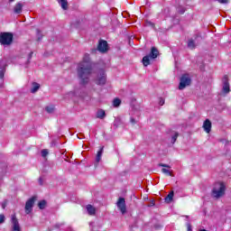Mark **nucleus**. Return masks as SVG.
<instances>
[{
    "instance_id": "1",
    "label": "nucleus",
    "mask_w": 231,
    "mask_h": 231,
    "mask_svg": "<svg viewBox=\"0 0 231 231\" xmlns=\"http://www.w3.org/2000/svg\"><path fill=\"white\" fill-rule=\"evenodd\" d=\"M78 75L81 79V82L86 84L89 80L91 75V61L89 60V54H85L83 60L78 66Z\"/></svg>"
},
{
    "instance_id": "2",
    "label": "nucleus",
    "mask_w": 231,
    "mask_h": 231,
    "mask_svg": "<svg viewBox=\"0 0 231 231\" xmlns=\"http://www.w3.org/2000/svg\"><path fill=\"white\" fill-rule=\"evenodd\" d=\"M225 190H226V186L223 182H216L213 186L211 194L214 198L217 199L225 196Z\"/></svg>"
},
{
    "instance_id": "3",
    "label": "nucleus",
    "mask_w": 231,
    "mask_h": 231,
    "mask_svg": "<svg viewBox=\"0 0 231 231\" xmlns=\"http://www.w3.org/2000/svg\"><path fill=\"white\" fill-rule=\"evenodd\" d=\"M13 41H14V34L10 32H2L0 34V43L3 44V46H10Z\"/></svg>"
},
{
    "instance_id": "4",
    "label": "nucleus",
    "mask_w": 231,
    "mask_h": 231,
    "mask_svg": "<svg viewBox=\"0 0 231 231\" xmlns=\"http://www.w3.org/2000/svg\"><path fill=\"white\" fill-rule=\"evenodd\" d=\"M158 50L156 48H152V51L150 52V55L144 56L143 58V66L147 67L149 64H151V59H156L158 57Z\"/></svg>"
},
{
    "instance_id": "5",
    "label": "nucleus",
    "mask_w": 231,
    "mask_h": 231,
    "mask_svg": "<svg viewBox=\"0 0 231 231\" xmlns=\"http://www.w3.org/2000/svg\"><path fill=\"white\" fill-rule=\"evenodd\" d=\"M187 86H190V77L189 76V74H185L180 78L179 89H185Z\"/></svg>"
},
{
    "instance_id": "6",
    "label": "nucleus",
    "mask_w": 231,
    "mask_h": 231,
    "mask_svg": "<svg viewBox=\"0 0 231 231\" xmlns=\"http://www.w3.org/2000/svg\"><path fill=\"white\" fill-rule=\"evenodd\" d=\"M107 77L106 76V72L104 70H101L96 78V84H97L98 86H104Z\"/></svg>"
},
{
    "instance_id": "7",
    "label": "nucleus",
    "mask_w": 231,
    "mask_h": 231,
    "mask_svg": "<svg viewBox=\"0 0 231 231\" xmlns=\"http://www.w3.org/2000/svg\"><path fill=\"white\" fill-rule=\"evenodd\" d=\"M222 94L228 95L230 93V84L228 83V76H224V78L222 79Z\"/></svg>"
},
{
    "instance_id": "8",
    "label": "nucleus",
    "mask_w": 231,
    "mask_h": 231,
    "mask_svg": "<svg viewBox=\"0 0 231 231\" xmlns=\"http://www.w3.org/2000/svg\"><path fill=\"white\" fill-rule=\"evenodd\" d=\"M117 208H119L121 214H125L127 212V208L125 206V199L119 198L116 202Z\"/></svg>"
},
{
    "instance_id": "9",
    "label": "nucleus",
    "mask_w": 231,
    "mask_h": 231,
    "mask_svg": "<svg viewBox=\"0 0 231 231\" xmlns=\"http://www.w3.org/2000/svg\"><path fill=\"white\" fill-rule=\"evenodd\" d=\"M5 68H6V60H0V88L3 87L5 78Z\"/></svg>"
},
{
    "instance_id": "10",
    "label": "nucleus",
    "mask_w": 231,
    "mask_h": 231,
    "mask_svg": "<svg viewBox=\"0 0 231 231\" xmlns=\"http://www.w3.org/2000/svg\"><path fill=\"white\" fill-rule=\"evenodd\" d=\"M12 221V231H21V226L19 225V221L17 220V217L15 215H12L11 217Z\"/></svg>"
},
{
    "instance_id": "11",
    "label": "nucleus",
    "mask_w": 231,
    "mask_h": 231,
    "mask_svg": "<svg viewBox=\"0 0 231 231\" xmlns=\"http://www.w3.org/2000/svg\"><path fill=\"white\" fill-rule=\"evenodd\" d=\"M97 50L101 53H106V51H107V50H109V47L107 45V42L100 41L99 43H98V46H97Z\"/></svg>"
},
{
    "instance_id": "12",
    "label": "nucleus",
    "mask_w": 231,
    "mask_h": 231,
    "mask_svg": "<svg viewBox=\"0 0 231 231\" xmlns=\"http://www.w3.org/2000/svg\"><path fill=\"white\" fill-rule=\"evenodd\" d=\"M34 203H35V197H32L29 200H27V202L25 204L26 214H30V212H32V208Z\"/></svg>"
},
{
    "instance_id": "13",
    "label": "nucleus",
    "mask_w": 231,
    "mask_h": 231,
    "mask_svg": "<svg viewBox=\"0 0 231 231\" xmlns=\"http://www.w3.org/2000/svg\"><path fill=\"white\" fill-rule=\"evenodd\" d=\"M203 129H204V131H206L208 134L210 133V131H211V129H212V123L210 122V120L206 119V120L204 121Z\"/></svg>"
},
{
    "instance_id": "14",
    "label": "nucleus",
    "mask_w": 231,
    "mask_h": 231,
    "mask_svg": "<svg viewBox=\"0 0 231 231\" xmlns=\"http://www.w3.org/2000/svg\"><path fill=\"white\" fill-rule=\"evenodd\" d=\"M102 154H104V147H101L100 150L97 152L96 162L98 163L100 160H102Z\"/></svg>"
},
{
    "instance_id": "15",
    "label": "nucleus",
    "mask_w": 231,
    "mask_h": 231,
    "mask_svg": "<svg viewBox=\"0 0 231 231\" xmlns=\"http://www.w3.org/2000/svg\"><path fill=\"white\" fill-rule=\"evenodd\" d=\"M87 210L89 216H95V212H97V209L91 205L87 206Z\"/></svg>"
},
{
    "instance_id": "16",
    "label": "nucleus",
    "mask_w": 231,
    "mask_h": 231,
    "mask_svg": "<svg viewBox=\"0 0 231 231\" xmlns=\"http://www.w3.org/2000/svg\"><path fill=\"white\" fill-rule=\"evenodd\" d=\"M58 3L63 10H68V0H58Z\"/></svg>"
},
{
    "instance_id": "17",
    "label": "nucleus",
    "mask_w": 231,
    "mask_h": 231,
    "mask_svg": "<svg viewBox=\"0 0 231 231\" xmlns=\"http://www.w3.org/2000/svg\"><path fill=\"white\" fill-rule=\"evenodd\" d=\"M23 12V4L18 3L14 6V14H21Z\"/></svg>"
},
{
    "instance_id": "18",
    "label": "nucleus",
    "mask_w": 231,
    "mask_h": 231,
    "mask_svg": "<svg viewBox=\"0 0 231 231\" xmlns=\"http://www.w3.org/2000/svg\"><path fill=\"white\" fill-rule=\"evenodd\" d=\"M174 198V191H171L167 197L164 199L166 203H171L172 201V199Z\"/></svg>"
},
{
    "instance_id": "19",
    "label": "nucleus",
    "mask_w": 231,
    "mask_h": 231,
    "mask_svg": "<svg viewBox=\"0 0 231 231\" xmlns=\"http://www.w3.org/2000/svg\"><path fill=\"white\" fill-rule=\"evenodd\" d=\"M39 88H41V85L39 83H32V88H31V93H37L39 91Z\"/></svg>"
},
{
    "instance_id": "20",
    "label": "nucleus",
    "mask_w": 231,
    "mask_h": 231,
    "mask_svg": "<svg viewBox=\"0 0 231 231\" xmlns=\"http://www.w3.org/2000/svg\"><path fill=\"white\" fill-rule=\"evenodd\" d=\"M97 117L101 119L106 118V111L102 109L98 110L97 113Z\"/></svg>"
},
{
    "instance_id": "21",
    "label": "nucleus",
    "mask_w": 231,
    "mask_h": 231,
    "mask_svg": "<svg viewBox=\"0 0 231 231\" xmlns=\"http://www.w3.org/2000/svg\"><path fill=\"white\" fill-rule=\"evenodd\" d=\"M188 48H189L190 50H194L196 48V43H194V41L189 40L188 42Z\"/></svg>"
},
{
    "instance_id": "22",
    "label": "nucleus",
    "mask_w": 231,
    "mask_h": 231,
    "mask_svg": "<svg viewBox=\"0 0 231 231\" xmlns=\"http://www.w3.org/2000/svg\"><path fill=\"white\" fill-rule=\"evenodd\" d=\"M122 104V101L119 98H116L113 101L114 107H118Z\"/></svg>"
},
{
    "instance_id": "23",
    "label": "nucleus",
    "mask_w": 231,
    "mask_h": 231,
    "mask_svg": "<svg viewBox=\"0 0 231 231\" xmlns=\"http://www.w3.org/2000/svg\"><path fill=\"white\" fill-rule=\"evenodd\" d=\"M39 208L42 209L44 207H46V200H42L38 204Z\"/></svg>"
},
{
    "instance_id": "24",
    "label": "nucleus",
    "mask_w": 231,
    "mask_h": 231,
    "mask_svg": "<svg viewBox=\"0 0 231 231\" xmlns=\"http://www.w3.org/2000/svg\"><path fill=\"white\" fill-rule=\"evenodd\" d=\"M162 171L164 174H167L168 176H172V173L171 172V170H169L167 168H163Z\"/></svg>"
},
{
    "instance_id": "25",
    "label": "nucleus",
    "mask_w": 231,
    "mask_h": 231,
    "mask_svg": "<svg viewBox=\"0 0 231 231\" xmlns=\"http://www.w3.org/2000/svg\"><path fill=\"white\" fill-rule=\"evenodd\" d=\"M176 140H178V133H176L172 137H171V143H175Z\"/></svg>"
},
{
    "instance_id": "26",
    "label": "nucleus",
    "mask_w": 231,
    "mask_h": 231,
    "mask_svg": "<svg viewBox=\"0 0 231 231\" xmlns=\"http://www.w3.org/2000/svg\"><path fill=\"white\" fill-rule=\"evenodd\" d=\"M42 156L43 158H46V156H48V150H42Z\"/></svg>"
},
{
    "instance_id": "27",
    "label": "nucleus",
    "mask_w": 231,
    "mask_h": 231,
    "mask_svg": "<svg viewBox=\"0 0 231 231\" xmlns=\"http://www.w3.org/2000/svg\"><path fill=\"white\" fill-rule=\"evenodd\" d=\"M75 95H77L75 92H69V94H67V97L69 98H73V97H75Z\"/></svg>"
},
{
    "instance_id": "28",
    "label": "nucleus",
    "mask_w": 231,
    "mask_h": 231,
    "mask_svg": "<svg viewBox=\"0 0 231 231\" xmlns=\"http://www.w3.org/2000/svg\"><path fill=\"white\" fill-rule=\"evenodd\" d=\"M46 112L47 113H53V107L47 106L46 107Z\"/></svg>"
},
{
    "instance_id": "29",
    "label": "nucleus",
    "mask_w": 231,
    "mask_h": 231,
    "mask_svg": "<svg viewBox=\"0 0 231 231\" xmlns=\"http://www.w3.org/2000/svg\"><path fill=\"white\" fill-rule=\"evenodd\" d=\"M5 223V215H0V225Z\"/></svg>"
},
{
    "instance_id": "30",
    "label": "nucleus",
    "mask_w": 231,
    "mask_h": 231,
    "mask_svg": "<svg viewBox=\"0 0 231 231\" xmlns=\"http://www.w3.org/2000/svg\"><path fill=\"white\" fill-rule=\"evenodd\" d=\"M217 1L222 5H226V3H228V0H217Z\"/></svg>"
},
{
    "instance_id": "31",
    "label": "nucleus",
    "mask_w": 231,
    "mask_h": 231,
    "mask_svg": "<svg viewBox=\"0 0 231 231\" xmlns=\"http://www.w3.org/2000/svg\"><path fill=\"white\" fill-rule=\"evenodd\" d=\"M187 228L188 231H192V226L189 223L187 224Z\"/></svg>"
},
{
    "instance_id": "32",
    "label": "nucleus",
    "mask_w": 231,
    "mask_h": 231,
    "mask_svg": "<svg viewBox=\"0 0 231 231\" xmlns=\"http://www.w3.org/2000/svg\"><path fill=\"white\" fill-rule=\"evenodd\" d=\"M160 106H163V104H165V100L163 98H162L159 102Z\"/></svg>"
},
{
    "instance_id": "33",
    "label": "nucleus",
    "mask_w": 231,
    "mask_h": 231,
    "mask_svg": "<svg viewBox=\"0 0 231 231\" xmlns=\"http://www.w3.org/2000/svg\"><path fill=\"white\" fill-rule=\"evenodd\" d=\"M161 167H166L167 169L171 168L169 165H166V164H161Z\"/></svg>"
},
{
    "instance_id": "34",
    "label": "nucleus",
    "mask_w": 231,
    "mask_h": 231,
    "mask_svg": "<svg viewBox=\"0 0 231 231\" xmlns=\"http://www.w3.org/2000/svg\"><path fill=\"white\" fill-rule=\"evenodd\" d=\"M180 14H185V9L180 12Z\"/></svg>"
},
{
    "instance_id": "35",
    "label": "nucleus",
    "mask_w": 231,
    "mask_h": 231,
    "mask_svg": "<svg viewBox=\"0 0 231 231\" xmlns=\"http://www.w3.org/2000/svg\"><path fill=\"white\" fill-rule=\"evenodd\" d=\"M131 123H132V124H134V119H131Z\"/></svg>"
},
{
    "instance_id": "36",
    "label": "nucleus",
    "mask_w": 231,
    "mask_h": 231,
    "mask_svg": "<svg viewBox=\"0 0 231 231\" xmlns=\"http://www.w3.org/2000/svg\"><path fill=\"white\" fill-rule=\"evenodd\" d=\"M2 208H5V204H3V205H2Z\"/></svg>"
},
{
    "instance_id": "37",
    "label": "nucleus",
    "mask_w": 231,
    "mask_h": 231,
    "mask_svg": "<svg viewBox=\"0 0 231 231\" xmlns=\"http://www.w3.org/2000/svg\"><path fill=\"white\" fill-rule=\"evenodd\" d=\"M199 231H207V229H200Z\"/></svg>"
},
{
    "instance_id": "38",
    "label": "nucleus",
    "mask_w": 231,
    "mask_h": 231,
    "mask_svg": "<svg viewBox=\"0 0 231 231\" xmlns=\"http://www.w3.org/2000/svg\"><path fill=\"white\" fill-rule=\"evenodd\" d=\"M9 1L12 3V2H14V1H15V0H9Z\"/></svg>"
}]
</instances>
